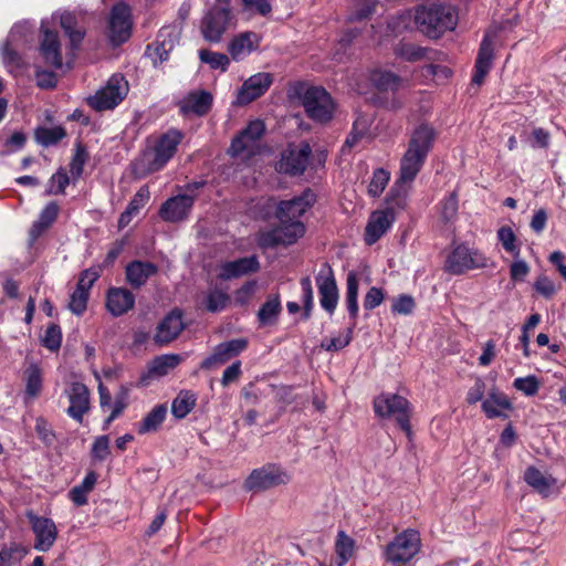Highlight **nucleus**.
<instances>
[{
	"mask_svg": "<svg viewBox=\"0 0 566 566\" xmlns=\"http://www.w3.org/2000/svg\"><path fill=\"white\" fill-rule=\"evenodd\" d=\"M109 454V438L108 436L97 437L92 446V457L98 461L105 460Z\"/></svg>",
	"mask_w": 566,
	"mask_h": 566,
	"instance_id": "obj_60",
	"label": "nucleus"
},
{
	"mask_svg": "<svg viewBox=\"0 0 566 566\" xmlns=\"http://www.w3.org/2000/svg\"><path fill=\"white\" fill-rule=\"evenodd\" d=\"M513 387L523 392L527 397L535 396L541 387V381L534 375H528L526 377L515 378L513 381Z\"/></svg>",
	"mask_w": 566,
	"mask_h": 566,
	"instance_id": "obj_51",
	"label": "nucleus"
},
{
	"mask_svg": "<svg viewBox=\"0 0 566 566\" xmlns=\"http://www.w3.org/2000/svg\"><path fill=\"white\" fill-rule=\"evenodd\" d=\"M427 36L437 39L446 31H451L458 22L454 8L447 6L418 7L415 11L405 10L394 17L387 24L386 36L398 35L412 24Z\"/></svg>",
	"mask_w": 566,
	"mask_h": 566,
	"instance_id": "obj_1",
	"label": "nucleus"
},
{
	"mask_svg": "<svg viewBox=\"0 0 566 566\" xmlns=\"http://www.w3.org/2000/svg\"><path fill=\"white\" fill-rule=\"evenodd\" d=\"M59 213V206L55 202L48 203L41 211L39 219L31 228V235L39 237L45 229H48L56 219Z\"/></svg>",
	"mask_w": 566,
	"mask_h": 566,
	"instance_id": "obj_43",
	"label": "nucleus"
},
{
	"mask_svg": "<svg viewBox=\"0 0 566 566\" xmlns=\"http://www.w3.org/2000/svg\"><path fill=\"white\" fill-rule=\"evenodd\" d=\"M259 269V261L255 256L241 258L234 261L226 262L220 268L222 279L238 277Z\"/></svg>",
	"mask_w": 566,
	"mask_h": 566,
	"instance_id": "obj_33",
	"label": "nucleus"
},
{
	"mask_svg": "<svg viewBox=\"0 0 566 566\" xmlns=\"http://www.w3.org/2000/svg\"><path fill=\"white\" fill-rule=\"evenodd\" d=\"M70 179L65 171H57L51 177L49 193L57 195L63 193L66 186L69 185Z\"/></svg>",
	"mask_w": 566,
	"mask_h": 566,
	"instance_id": "obj_63",
	"label": "nucleus"
},
{
	"mask_svg": "<svg viewBox=\"0 0 566 566\" xmlns=\"http://www.w3.org/2000/svg\"><path fill=\"white\" fill-rule=\"evenodd\" d=\"M287 471L275 464H269L251 472L245 480V488L250 491H262L290 482Z\"/></svg>",
	"mask_w": 566,
	"mask_h": 566,
	"instance_id": "obj_14",
	"label": "nucleus"
},
{
	"mask_svg": "<svg viewBox=\"0 0 566 566\" xmlns=\"http://www.w3.org/2000/svg\"><path fill=\"white\" fill-rule=\"evenodd\" d=\"M311 155L312 148L308 143L291 144L282 151L276 170L290 176H300L305 171Z\"/></svg>",
	"mask_w": 566,
	"mask_h": 566,
	"instance_id": "obj_13",
	"label": "nucleus"
},
{
	"mask_svg": "<svg viewBox=\"0 0 566 566\" xmlns=\"http://www.w3.org/2000/svg\"><path fill=\"white\" fill-rule=\"evenodd\" d=\"M421 548L420 534L415 530H405L394 537L384 549V558L392 566L409 563Z\"/></svg>",
	"mask_w": 566,
	"mask_h": 566,
	"instance_id": "obj_9",
	"label": "nucleus"
},
{
	"mask_svg": "<svg viewBox=\"0 0 566 566\" xmlns=\"http://www.w3.org/2000/svg\"><path fill=\"white\" fill-rule=\"evenodd\" d=\"M24 400L31 401L38 398L43 388V371L36 364H30L24 370Z\"/></svg>",
	"mask_w": 566,
	"mask_h": 566,
	"instance_id": "obj_34",
	"label": "nucleus"
},
{
	"mask_svg": "<svg viewBox=\"0 0 566 566\" xmlns=\"http://www.w3.org/2000/svg\"><path fill=\"white\" fill-rule=\"evenodd\" d=\"M97 482V474L94 471H90L81 484L75 485L69 492L70 500L76 506H83L87 503V495L93 491Z\"/></svg>",
	"mask_w": 566,
	"mask_h": 566,
	"instance_id": "obj_40",
	"label": "nucleus"
},
{
	"mask_svg": "<svg viewBox=\"0 0 566 566\" xmlns=\"http://www.w3.org/2000/svg\"><path fill=\"white\" fill-rule=\"evenodd\" d=\"M436 138V130L428 124H420L411 134L408 148L400 161V174L390 192L398 197V206L408 200L410 186L420 171Z\"/></svg>",
	"mask_w": 566,
	"mask_h": 566,
	"instance_id": "obj_2",
	"label": "nucleus"
},
{
	"mask_svg": "<svg viewBox=\"0 0 566 566\" xmlns=\"http://www.w3.org/2000/svg\"><path fill=\"white\" fill-rule=\"evenodd\" d=\"M57 20L60 21L61 28L69 36L72 48H77L85 34L82 28H77V17L72 12L53 13L50 20L42 21L41 30L43 38L40 43L39 52L43 62L53 69H61L63 65L59 34L50 29V24L54 25Z\"/></svg>",
	"mask_w": 566,
	"mask_h": 566,
	"instance_id": "obj_3",
	"label": "nucleus"
},
{
	"mask_svg": "<svg viewBox=\"0 0 566 566\" xmlns=\"http://www.w3.org/2000/svg\"><path fill=\"white\" fill-rule=\"evenodd\" d=\"M525 482L543 496H549L559 492L562 485L553 475L530 467L524 472Z\"/></svg>",
	"mask_w": 566,
	"mask_h": 566,
	"instance_id": "obj_27",
	"label": "nucleus"
},
{
	"mask_svg": "<svg viewBox=\"0 0 566 566\" xmlns=\"http://www.w3.org/2000/svg\"><path fill=\"white\" fill-rule=\"evenodd\" d=\"M181 138L182 134L176 129H170L158 137L153 147L144 153L143 158L147 163V170L153 172L166 166L175 155Z\"/></svg>",
	"mask_w": 566,
	"mask_h": 566,
	"instance_id": "obj_11",
	"label": "nucleus"
},
{
	"mask_svg": "<svg viewBox=\"0 0 566 566\" xmlns=\"http://www.w3.org/2000/svg\"><path fill=\"white\" fill-rule=\"evenodd\" d=\"M293 94L301 99L306 114L312 119L327 122L332 118L335 105L323 87L298 83L293 87Z\"/></svg>",
	"mask_w": 566,
	"mask_h": 566,
	"instance_id": "obj_7",
	"label": "nucleus"
},
{
	"mask_svg": "<svg viewBox=\"0 0 566 566\" xmlns=\"http://www.w3.org/2000/svg\"><path fill=\"white\" fill-rule=\"evenodd\" d=\"M70 406L66 409L67 415L77 422H82L84 415L90 410V392L87 387L81 381H71L65 388Z\"/></svg>",
	"mask_w": 566,
	"mask_h": 566,
	"instance_id": "obj_17",
	"label": "nucleus"
},
{
	"mask_svg": "<svg viewBox=\"0 0 566 566\" xmlns=\"http://www.w3.org/2000/svg\"><path fill=\"white\" fill-rule=\"evenodd\" d=\"M212 95L206 91L191 92L179 102L180 112L186 115H205L211 107Z\"/></svg>",
	"mask_w": 566,
	"mask_h": 566,
	"instance_id": "obj_30",
	"label": "nucleus"
},
{
	"mask_svg": "<svg viewBox=\"0 0 566 566\" xmlns=\"http://www.w3.org/2000/svg\"><path fill=\"white\" fill-rule=\"evenodd\" d=\"M167 416V407L165 405L155 406L143 419L136 424L138 434L155 432L159 429Z\"/></svg>",
	"mask_w": 566,
	"mask_h": 566,
	"instance_id": "obj_36",
	"label": "nucleus"
},
{
	"mask_svg": "<svg viewBox=\"0 0 566 566\" xmlns=\"http://www.w3.org/2000/svg\"><path fill=\"white\" fill-rule=\"evenodd\" d=\"M88 293L76 285V289L71 295L69 308L72 313L81 315L87 306Z\"/></svg>",
	"mask_w": 566,
	"mask_h": 566,
	"instance_id": "obj_54",
	"label": "nucleus"
},
{
	"mask_svg": "<svg viewBox=\"0 0 566 566\" xmlns=\"http://www.w3.org/2000/svg\"><path fill=\"white\" fill-rule=\"evenodd\" d=\"M514 261L510 266V276L513 282H524L530 273V265L520 256L513 258Z\"/></svg>",
	"mask_w": 566,
	"mask_h": 566,
	"instance_id": "obj_56",
	"label": "nucleus"
},
{
	"mask_svg": "<svg viewBox=\"0 0 566 566\" xmlns=\"http://www.w3.org/2000/svg\"><path fill=\"white\" fill-rule=\"evenodd\" d=\"M135 304L134 295L126 289L112 287L106 296L107 311L113 316H120L133 308Z\"/></svg>",
	"mask_w": 566,
	"mask_h": 566,
	"instance_id": "obj_31",
	"label": "nucleus"
},
{
	"mask_svg": "<svg viewBox=\"0 0 566 566\" xmlns=\"http://www.w3.org/2000/svg\"><path fill=\"white\" fill-rule=\"evenodd\" d=\"M260 42L258 33L242 32L230 41L228 51L234 61H242L259 48Z\"/></svg>",
	"mask_w": 566,
	"mask_h": 566,
	"instance_id": "obj_29",
	"label": "nucleus"
},
{
	"mask_svg": "<svg viewBox=\"0 0 566 566\" xmlns=\"http://www.w3.org/2000/svg\"><path fill=\"white\" fill-rule=\"evenodd\" d=\"M244 338L231 339L216 346L213 353L201 363V368L211 369L226 364L247 348Z\"/></svg>",
	"mask_w": 566,
	"mask_h": 566,
	"instance_id": "obj_23",
	"label": "nucleus"
},
{
	"mask_svg": "<svg viewBox=\"0 0 566 566\" xmlns=\"http://www.w3.org/2000/svg\"><path fill=\"white\" fill-rule=\"evenodd\" d=\"M65 136V130L60 127H41L35 132V137L39 144L43 146H51L60 142Z\"/></svg>",
	"mask_w": 566,
	"mask_h": 566,
	"instance_id": "obj_49",
	"label": "nucleus"
},
{
	"mask_svg": "<svg viewBox=\"0 0 566 566\" xmlns=\"http://www.w3.org/2000/svg\"><path fill=\"white\" fill-rule=\"evenodd\" d=\"M181 361L177 354H165L155 357L147 366V370L140 376V384L148 386L153 380H157L168 375Z\"/></svg>",
	"mask_w": 566,
	"mask_h": 566,
	"instance_id": "obj_24",
	"label": "nucleus"
},
{
	"mask_svg": "<svg viewBox=\"0 0 566 566\" xmlns=\"http://www.w3.org/2000/svg\"><path fill=\"white\" fill-rule=\"evenodd\" d=\"M499 242L503 249L510 253L513 258L520 256L521 248L517 243L516 235L511 227H501L496 233Z\"/></svg>",
	"mask_w": 566,
	"mask_h": 566,
	"instance_id": "obj_45",
	"label": "nucleus"
},
{
	"mask_svg": "<svg viewBox=\"0 0 566 566\" xmlns=\"http://www.w3.org/2000/svg\"><path fill=\"white\" fill-rule=\"evenodd\" d=\"M489 258L468 242H453L444 260V272L462 275L469 271L485 269Z\"/></svg>",
	"mask_w": 566,
	"mask_h": 566,
	"instance_id": "obj_5",
	"label": "nucleus"
},
{
	"mask_svg": "<svg viewBox=\"0 0 566 566\" xmlns=\"http://www.w3.org/2000/svg\"><path fill=\"white\" fill-rule=\"evenodd\" d=\"M389 179L390 174L387 170L382 168L376 169L368 185V193L373 197H379L385 190Z\"/></svg>",
	"mask_w": 566,
	"mask_h": 566,
	"instance_id": "obj_52",
	"label": "nucleus"
},
{
	"mask_svg": "<svg viewBox=\"0 0 566 566\" xmlns=\"http://www.w3.org/2000/svg\"><path fill=\"white\" fill-rule=\"evenodd\" d=\"M62 333L59 326L50 325L42 339L43 345L50 350H56L61 346Z\"/></svg>",
	"mask_w": 566,
	"mask_h": 566,
	"instance_id": "obj_59",
	"label": "nucleus"
},
{
	"mask_svg": "<svg viewBox=\"0 0 566 566\" xmlns=\"http://www.w3.org/2000/svg\"><path fill=\"white\" fill-rule=\"evenodd\" d=\"M197 401V395L190 390H181L172 400L171 412L175 418L182 419L191 412Z\"/></svg>",
	"mask_w": 566,
	"mask_h": 566,
	"instance_id": "obj_41",
	"label": "nucleus"
},
{
	"mask_svg": "<svg viewBox=\"0 0 566 566\" xmlns=\"http://www.w3.org/2000/svg\"><path fill=\"white\" fill-rule=\"evenodd\" d=\"M245 11L266 15L271 12V4L268 0H241Z\"/></svg>",
	"mask_w": 566,
	"mask_h": 566,
	"instance_id": "obj_64",
	"label": "nucleus"
},
{
	"mask_svg": "<svg viewBox=\"0 0 566 566\" xmlns=\"http://www.w3.org/2000/svg\"><path fill=\"white\" fill-rule=\"evenodd\" d=\"M407 199H403V203L398 206V197H395L392 192L386 197L385 206L373 211L368 218L365 227L364 240L367 245L375 244L395 223L397 216L403 211L407 207Z\"/></svg>",
	"mask_w": 566,
	"mask_h": 566,
	"instance_id": "obj_6",
	"label": "nucleus"
},
{
	"mask_svg": "<svg viewBox=\"0 0 566 566\" xmlns=\"http://www.w3.org/2000/svg\"><path fill=\"white\" fill-rule=\"evenodd\" d=\"M231 20L229 0H218V4L205 17L201 25L206 40L218 42Z\"/></svg>",
	"mask_w": 566,
	"mask_h": 566,
	"instance_id": "obj_15",
	"label": "nucleus"
},
{
	"mask_svg": "<svg viewBox=\"0 0 566 566\" xmlns=\"http://www.w3.org/2000/svg\"><path fill=\"white\" fill-rule=\"evenodd\" d=\"M385 300V293L381 289L373 286L370 287L364 297L365 310H374L379 306Z\"/></svg>",
	"mask_w": 566,
	"mask_h": 566,
	"instance_id": "obj_61",
	"label": "nucleus"
},
{
	"mask_svg": "<svg viewBox=\"0 0 566 566\" xmlns=\"http://www.w3.org/2000/svg\"><path fill=\"white\" fill-rule=\"evenodd\" d=\"M180 31L177 27L161 28L157 40L147 46V55L151 59L154 65H158L168 60L169 53L179 41Z\"/></svg>",
	"mask_w": 566,
	"mask_h": 566,
	"instance_id": "obj_16",
	"label": "nucleus"
},
{
	"mask_svg": "<svg viewBox=\"0 0 566 566\" xmlns=\"http://www.w3.org/2000/svg\"><path fill=\"white\" fill-rule=\"evenodd\" d=\"M199 57L201 62L209 64L211 69L222 72H226L230 64V60L226 54L209 50H200Z\"/></svg>",
	"mask_w": 566,
	"mask_h": 566,
	"instance_id": "obj_50",
	"label": "nucleus"
},
{
	"mask_svg": "<svg viewBox=\"0 0 566 566\" xmlns=\"http://www.w3.org/2000/svg\"><path fill=\"white\" fill-rule=\"evenodd\" d=\"M415 300L412 296L402 294L399 295L392 303L391 311L395 314L409 315L415 308Z\"/></svg>",
	"mask_w": 566,
	"mask_h": 566,
	"instance_id": "obj_58",
	"label": "nucleus"
},
{
	"mask_svg": "<svg viewBox=\"0 0 566 566\" xmlns=\"http://www.w3.org/2000/svg\"><path fill=\"white\" fill-rule=\"evenodd\" d=\"M321 306L333 314L338 303V289L332 269L321 271L316 277Z\"/></svg>",
	"mask_w": 566,
	"mask_h": 566,
	"instance_id": "obj_25",
	"label": "nucleus"
},
{
	"mask_svg": "<svg viewBox=\"0 0 566 566\" xmlns=\"http://www.w3.org/2000/svg\"><path fill=\"white\" fill-rule=\"evenodd\" d=\"M482 411L489 419L507 418L513 410V403L500 388L492 386L481 405Z\"/></svg>",
	"mask_w": 566,
	"mask_h": 566,
	"instance_id": "obj_21",
	"label": "nucleus"
},
{
	"mask_svg": "<svg viewBox=\"0 0 566 566\" xmlns=\"http://www.w3.org/2000/svg\"><path fill=\"white\" fill-rule=\"evenodd\" d=\"M130 31V9L124 3H117L109 15V39L114 44H120L129 38Z\"/></svg>",
	"mask_w": 566,
	"mask_h": 566,
	"instance_id": "obj_18",
	"label": "nucleus"
},
{
	"mask_svg": "<svg viewBox=\"0 0 566 566\" xmlns=\"http://www.w3.org/2000/svg\"><path fill=\"white\" fill-rule=\"evenodd\" d=\"M32 532L35 535L34 548L40 552L49 551L56 541L57 528L48 517L29 515Z\"/></svg>",
	"mask_w": 566,
	"mask_h": 566,
	"instance_id": "obj_20",
	"label": "nucleus"
},
{
	"mask_svg": "<svg viewBox=\"0 0 566 566\" xmlns=\"http://www.w3.org/2000/svg\"><path fill=\"white\" fill-rule=\"evenodd\" d=\"M485 396V382L483 379L478 378L473 386L468 390L467 392V402L469 405H475L478 402H482L484 400Z\"/></svg>",
	"mask_w": 566,
	"mask_h": 566,
	"instance_id": "obj_62",
	"label": "nucleus"
},
{
	"mask_svg": "<svg viewBox=\"0 0 566 566\" xmlns=\"http://www.w3.org/2000/svg\"><path fill=\"white\" fill-rule=\"evenodd\" d=\"M356 541L344 531H338L335 539V553L338 566L346 564L356 553Z\"/></svg>",
	"mask_w": 566,
	"mask_h": 566,
	"instance_id": "obj_38",
	"label": "nucleus"
},
{
	"mask_svg": "<svg viewBox=\"0 0 566 566\" xmlns=\"http://www.w3.org/2000/svg\"><path fill=\"white\" fill-rule=\"evenodd\" d=\"M156 266L150 262L134 261L126 268L127 281L136 287L144 285L156 273Z\"/></svg>",
	"mask_w": 566,
	"mask_h": 566,
	"instance_id": "obj_35",
	"label": "nucleus"
},
{
	"mask_svg": "<svg viewBox=\"0 0 566 566\" xmlns=\"http://www.w3.org/2000/svg\"><path fill=\"white\" fill-rule=\"evenodd\" d=\"M185 324L181 313L172 311L158 325L155 340L158 344H168L174 340L184 329Z\"/></svg>",
	"mask_w": 566,
	"mask_h": 566,
	"instance_id": "obj_32",
	"label": "nucleus"
},
{
	"mask_svg": "<svg viewBox=\"0 0 566 566\" xmlns=\"http://www.w3.org/2000/svg\"><path fill=\"white\" fill-rule=\"evenodd\" d=\"M229 302V296L222 291H211L207 296V308L210 312L222 311Z\"/></svg>",
	"mask_w": 566,
	"mask_h": 566,
	"instance_id": "obj_55",
	"label": "nucleus"
},
{
	"mask_svg": "<svg viewBox=\"0 0 566 566\" xmlns=\"http://www.w3.org/2000/svg\"><path fill=\"white\" fill-rule=\"evenodd\" d=\"M359 280L356 272L350 271L346 277V307L353 319L358 315Z\"/></svg>",
	"mask_w": 566,
	"mask_h": 566,
	"instance_id": "obj_42",
	"label": "nucleus"
},
{
	"mask_svg": "<svg viewBox=\"0 0 566 566\" xmlns=\"http://www.w3.org/2000/svg\"><path fill=\"white\" fill-rule=\"evenodd\" d=\"M28 549L20 544H11L0 551V566H13L18 564L25 555Z\"/></svg>",
	"mask_w": 566,
	"mask_h": 566,
	"instance_id": "obj_48",
	"label": "nucleus"
},
{
	"mask_svg": "<svg viewBox=\"0 0 566 566\" xmlns=\"http://www.w3.org/2000/svg\"><path fill=\"white\" fill-rule=\"evenodd\" d=\"M395 52L407 61H418L424 56L423 49L408 43L399 44Z\"/></svg>",
	"mask_w": 566,
	"mask_h": 566,
	"instance_id": "obj_57",
	"label": "nucleus"
},
{
	"mask_svg": "<svg viewBox=\"0 0 566 566\" xmlns=\"http://www.w3.org/2000/svg\"><path fill=\"white\" fill-rule=\"evenodd\" d=\"M495 35L492 32H486L484 35L479 54L475 62L474 74L472 82L480 85L485 75L489 73L493 59V40Z\"/></svg>",
	"mask_w": 566,
	"mask_h": 566,
	"instance_id": "obj_28",
	"label": "nucleus"
},
{
	"mask_svg": "<svg viewBox=\"0 0 566 566\" xmlns=\"http://www.w3.org/2000/svg\"><path fill=\"white\" fill-rule=\"evenodd\" d=\"M265 125L262 120L255 119L235 136L231 143L230 155L243 163L250 164L256 155L262 151L261 137L264 134Z\"/></svg>",
	"mask_w": 566,
	"mask_h": 566,
	"instance_id": "obj_8",
	"label": "nucleus"
},
{
	"mask_svg": "<svg viewBox=\"0 0 566 566\" xmlns=\"http://www.w3.org/2000/svg\"><path fill=\"white\" fill-rule=\"evenodd\" d=\"M281 302L277 295L269 297L258 312L259 322L262 325L274 324L281 312Z\"/></svg>",
	"mask_w": 566,
	"mask_h": 566,
	"instance_id": "obj_44",
	"label": "nucleus"
},
{
	"mask_svg": "<svg viewBox=\"0 0 566 566\" xmlns=\"http://www.w3.org/2000/svg\"><path fill=\"white\" fill-rule=\"evenodd\" d=\"M273 83L271 73L260 72L245 80L237 94L235 103L245 105L262 96Z\"/></svg>",
	"mask_w": 566,
	"mask_h": 566,
	"instance_id": "obj_19",
	"label": "nucleus"
},
{
	"mask_svg": "<svg viewBox=\"0 0 566 566\" xmlns=\"http://www.w3.org/2000/svg\"><path fill=\"white\" fill-rule=\"evenodd\" d=\"M192 206L193 197L189 195H178L163 203L159 214L165 221L177 222L187 218Z\"/></svg>",
	"mask_w": 566,
	"mask_h": 566,
	"instance_id": "obj_26",
	"label": "nucleus"
},
{
	"mask_svg": "<svg viewBox=\"0 0 566 566\" xmlns=\"http://www.w3.org/2000/svg\"><path fill=\"white\" fill-rule=\"evenodd\" d=\"M370 81L378 92H396L402 85V80L389 71H374Z\"/></svg>",
	"mask_w": 566,
	"mask_h": 566,
	"instance_id": "obj_39",
	"label": "nucleus"
},
{
	"mask_svg": "<svg viewBox=\"0 0 566 566\" xmlns=\"http://www.w3.org/2000/svg\"><path fill=\"white\" fill-rule=\"evenodd\" d=\"M371 122L373 119L370 116H358L353 124V130L345 142L344 148L354 147L357 142L367 134Z\"/></svg>",
	"mask_w": 566,
	"mask_h": 566,
	"instance_id": "obj_47",
	"label": "nucleus"
},
{
	"mask_svg": "<svg viewBox=\"0 0 566 566\" xmlns=\"http://www.w3.org/2000/svg\"><path fill=\"white\" fill-rule=\"evenodd\" d=\"M316 196L305 190L301 196L281 201L276 216L280 226L274 230V240L285 245L293 244L305 233V226L300 218L314 205Z\"/></svg>",
	"mask_w": 566,
	"mask_h": 566,
	"instance_id": "obj_4",
	"label": "nucleus"
},
{
	"mask_svg": "<svg viewBox=\"0 0 566 566\" xmlns=\"http://www.w3.org/2000/svg\"><path fill=\"white\" fill-rule=\"evenodd\" d=\"M352 336H353V328L349 327L346 331L336 335L335 337H332L328 340H324L322 343V347L328 352H336V350L343 349L350 343Z\"/></svg>",
	"mask_w": 566,
	"mask_h": 566,
	"instance_id": "obj_53",
	"label": "nucleus"
},
{
	"mask_svg": "<svg viewBox=\"0 0 566 566\" xmlns=\"http://www.w3.org/2000/svg\"><path fill=\"white\" fill-rule=\"evenodd\" d=\"M374 410L378 417H394L401 429L410 434L409 402L406 398L395 394H380L374 400Z\"/></svg>",
	"mask_w": 566,
	"mask_h": 566,
	"instance_id": "obj_12",
	"label": "nucleus"
},
{
	"mask_svg": "<svg viewBox=\"0 0 566 566\" xmlns=\"http://www.w3.org/2000/svg\"><path fill=\"white\" fill-rule=\"evenodd\" d=\"M376 6V0H353L348 20L360 21L368 18L375 12Z\"/></svg>",
	"mask_w": 566,
	"mask_h": 566,
	"instance_id": "obj_46",
	"label": "nucleus"
},
{
	"mask_svg": "<svg viewBox=\"0 0 566 566\" xmlns=\"http://www.w3.org/2000/svg\"><path fill=\"white\" fill-rule=\"evenodd\" d=\"M128 82L120 74L112 75L106 84L87 98L88 105L97 111L115 108L128 94Z\"/></svg>",
	"mask_w": 566,
	"mask_h": 566,
	"instance_id": "obj_10",
	"label": "nucleus"
},
{
	"mask_svg": "<svg viewBox=\"0 0 566 566\" xmlns=\"http://www.w3.org/2000/svg\"><path fill=\"white\" fill-rule=\"evenodd\" d=\"M31 35L32 27L29 22L23 21L14 24L7 42L1 49L3 61L8 64H18L19 59L14 48L22 43H28L31 40Z\"/></svg>",
	"mask_w": 566,
	"mask_h": 566,
	"instance_id": "obj_22",
	"label": "nucleus"
},
{
	"mask_svg": "<svg viewBox=\"0 0 566 566\" xmlns=\"http://www.w3.org/2000/svg\"><path fill=\"white\" fill-rule=\"evenodd\" d=\"M150 192L148 187L144 186L135 193L126 210L118 219L119 228H125L129 224L132 219L139 212V210L148 202Z\"/></svg>",
	"mask_w": 566,
	"mask_h": 566,
	"instance_id": "obj_37",
	"label": "nucleus"
}]
</instances>
